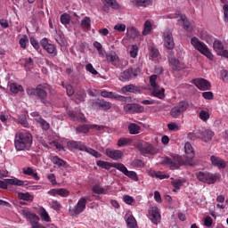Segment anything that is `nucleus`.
<instances>
[{
    "label": "nucleus",
    "instance_id": "obj_1",
    "mask_svg": "<svg viewBox=\"0 0 228 228\" xmlns=\"http://www.w3.org/2000/svg\"><path fill=\"white\" fill-rule=\"evenodd\" d=\"M184 151L186 154V160H183L181 156H175L173 159L164 158L162 159L161 163L167 166L171 170H176L183 165L193 167L191 160L195 157V151L190 142H185Z\"/></svg>",
    "mask_w": 228,
    "mask_h": 228
},
{
    "label": "nucleus",
    "instance_id": "obj_2",
    "mask_svg": "<svg viewBox=\"0 0 228 228\" xmlns=\"http://www.w3.org/2000/svg\"><path fill=\"white\" fill-rule=\"evenodd\" d=\"M32 144V135L26 131L15 134L14 145L16 151H28Z\"/></svg>",
    "mask_w": 228,
    "mask_h": 228
},
{
    "label": "nucleus",
    "instance_id": "obj_3",
    "mask_svg": "<svg viewBox=\"0 0 228 228\" xmlns=\"http://www.w3.org/2000/svg\"><path fill=\"white\" fill-rule=\"evenodd\" d=\"M197 179L208 185L215 184L222 177L220 173H210L208 171H200L196 174Z\"/></svg>",
    "mask_w": 228,
    "mask_h": 228
},
{
    "label": "nucleus",
    "instance_id": "obj_4",
    "mask_svg": "<svg viewBox=\"0 0 228 228\" xmlns=\"http://www.w3.org/2000/svg\"><path fill=\"white\" fill-rule=\"evenodd\" d=\"M191 44L195 50L199 51L201 54L207 57V59L213 61V53L204 42L200 41L198 37H193L191 39Z\"/></svg>",
    "mask_w": 228,
    "mask_h": 228
},
{
    "label": "nucleus",
    "instance_id": "obj_5",
    "mask_svg": "<svg viewBox=\"0 0 228 228\" xmlns=\"http://www.w3.org/2000/svg\"><path fill=\"white\" fill-rule=\"evenodd\" d=\"M68 147H69V149H78V151H83L84 152H87V154L91 155L95 159H100L102 157V154L99 151L92 148L86 147V145L82 144L81 142H77V141L68 142Z\"/></svg>",
    "mask_w": 228,
    "mask_h": 228
},
{
    "label": "nucleus",
    "instance_id": "obj_6",
    "mask_svg": "<svg viewBox=\"0 0 228 228\" xmlns=\"http://www.w3.org/2000/svg\"><path fill=\"white\" fill-rule=\"evenodd\" d=\"M158 77L157 75H151L150 77V85H151V94L153 97L163 100L165 98V89L160 88L157 84Z\"/></svg>",
    "mask_w": 228,
    "mask_h": 228
},
{
    "label": "nucleus",
    "instance_id": "obj_7",
    "mask_svg": "<svg viewBox=\"0 0 228 228\" xmlns=\"http://www.w3.org/2000/svg\"><path fill=\"white\" fill-rule=\"evenodd\" d=\"M19 214L30 222L32 228H45L38 224L39 217L36 214H31L28 208H20Z\"/></svg>",
    "mask_w": 228,
    "mask_h": 228
},
{
    "label": "nucleus",
    "instance_id": "obj_8",
    "mask_svg": "<svg viewBox=\"0 0 228 228\" xmlns=\"http://www.w3.org/2000/svg\"><path fill=\"white\" fill-rule=\"evenodd\" d=\"M89 198L82 197L77 202L74 208H69V215L76 216L83 213L86 208V203Z\"/></svg>",
    "mask_w": 228,
    "mask_h": 228
},
{
    "label": "nucleus",
    "instance_id": "obj_9",
    "mask_svg": "<svg viewBox=\"0 0 228 228\" xmlns=\"http://www.w3.org/2000/svg\"><path fill=\"white\" fill-rule=\"evenodd\" d=\"M140 68H131L125 69V71H122V73H120L119 80L129 81L134 77H137L138 75H140Z\"/></svg>",
    "mask_w": 228,
    "mask_h": 228
},
{
    "label": "nucleus",
    "instance_id": "obj_10",
    "mask_svg": "<svg viewBox=\"0 0 228 228\" xmlns=\"http://www.w3.org/2000/svg\"><path fill=\"white\" fill-rule=\"evenodd\" d=\"M169 19H178L177 20L178 24L183 25L187 32L191 33L193 31V26L187 20L184 14H172L170 15Z\"/></svg>",
    "mask_w": 228,
    "mask_h": 228
},
{
    "label": "nucleus",
    "instance_id": "obj_11",
    "mask_svg": "<svg viewBox=\"0 0 228 228\" xmlns=\"http://www.w3.org/2000/svg\"><path fill=\"white\" fill-rule=\"evenodd\" d=\"M41 46L51 55V57H56L58 51L56 46L53 44L48 42L46 37H44L40 40Z\"/></svg>",
    "mask_w": 228,
    "mask_h": 228
},
{
    "label": "nucleus",
    "instance_id": "obj_12",
    "mask_svg": "<svg viewBox=\"0 0 228 228\" xmlns=\"http://www.w3.org/2000/svg\"><path fill=\"white\" fill-rule=\"evenodd\" d=\"M148 217L154 224H158L160 222L161 216L157 206L151 207Z\"/></svg>",
    "mask_w": 228,
    "mask_h": 228
},
{
    "label": "nucleus",
    "instance_id": "obj_13",
    "mask_svg": "<svg viewBox=\"0 0 228 228\" xmlns=\"http://www.w3.org/2000/svg\"><path fill=\"white\" fill-rule=\"evenodd\" d=\"M9 185H14V186H22L24 185V182L22 180H20L18 178H11V179H4L3 181L0 180V188L2 189H7Z\"/></svg>",
    "mask_w": 228,
    "mask_h": 228
},
{
    "label": "nucleus",
    "instance_id": "obj_14",
    "mask_svg": "<svg viewBox=\"0 0 228 228\" xmlns=\"http://www.w3.org/2000/svg\"><path fill=\"white\" fill-rule=\"evenodd\" d=\"M106 156L114 160V161H118L123 159L124 153L120 150H114L110 148H107L105 151Z\"/></svg>",
    "mask_w": 228,
    "mask_h": 228
},
{
    "label": "nucleus",
    "instance_id": "obj_15",
    "mask_svg": "<svg viewBox=\"0 0 228 228\" xmlns=\"http://www.w3.org/2000/svg\"><path fill=\"white\" fill-rule=\"evenodd\" d=\"M192 84L200 91H208L211 89V84L206 78H195Z\"/></svg>",
    "mask_w": 228,
    "mask_h": 228
},
{
    "label": "nucleus",
    "instance_id": "obj_16",
    "mask_svg": "<svg viewBox=\"0 0 228 228\" xmlns=\"http://www.w3.org/2000/svg\"><path fill=\"white\" fill-rule=\"evenodd\" d=\"M214 50L217 53V55L228 59V50L224 49L223 43L220 40H214L212 44Z\"/></svg>",
    "mask_w": 228,
    "mask_h": 228
},
{
    "label": "nucleus",
    "instance_id": "obj_17",
    "mask_svg": "<svg viewBox=\"0 0 228 228\" xmlns=\"http://www.w3.org/2000/svg\"><path fill=\"white\" fill-rule=\"evenodd\" d=\"M118 171L129 179L134 182H138V174L135 171L128 170V168L124 164L120 163V166L118 167Z\"/></svg>",
    "mask_w": 228,
    "mask_h": 228
},
{
    "label": "nucleus",
    "instance_id": "obj_18",
    "mask_svg": "<svg viewBox=\"0 0 228 228\" xmlns=\"http://www.w3.org/2000/svg\"><path fill=\"white\" fill-rule=\"evenodd\" d=\"M164 45L168 50H173L175 46L174 38L170 30H166L163 33Z\"/></svg>",
    "mask_w": 228,
    "mask_h": 228
},
{
    "label": "nucleus",
    "instance_id": "obj_19",
    "mask_svg": "<svg viewBox=\"0 0 228 228\" xmlns=\"http://www.w3.org/2000/svg\"><path fill=\"white\" fill-rule=\"evenodd\" d=\"M103 12H110V8L112 10H120L121 5L117 0H102Z\"/></svg>",
    "mask_w": 228,
    "mask_h": 228
},
{
    "label": "nucleus",
    "instance_id": "obj_20",
    "mask_svg": "<svg viewBox=\"0 0 228 228\" xmlns=\"http://www.w3.org/2000/svg\"><path fill=\"white\" fill-rule=\"evenodd\" d=\"M210 163L214 167H217V169H224L227 167V163L224 159H221L218 156L212 155L210 157Z\"/></svg>",
    "mask_w": 228,
    "mask_h": 228
},
{
    "label": "nucleus",
    "instance_id": "obj_21",
    "mask_svg": "<svg viewBox=\"0 0 228 228\" xmlns=\"http://www.w3.org/2000/svg\"><path fill=\"white\" fill-rule=\"evenodd\" d=\"M138 149L142 154L154 155L157 152L156 148L149 142L139 144Z\"/></svg>",
    "mask_w": 228,
    "mask_h": 228
},
{
    "label": "nucleus",
    "instance_id": "obj_22",
    "mask_svg": "<svg viewBox=\"0 0 228 228\" xmlns=\"http://www.w3.org/2000/svg\"><path fill=\"white\" fill-rule=\"evenodd\" d=\"M121 163H117V162H108V161H104V160H98L96 162V166L105 169V170H110L111 168H115L117 170H118V167H120Z\"/></svg>",
    "mask_w": 228,
    "mask_h": 228
},
{
    "label": "nucleus",
    "instance_id": "obj_23",
    "mask_svg": "<svg viewBox=\"0 0 228 228\" xmlns=\"http://www.w3.org/2000/svg\"><path fill=\"white\" fill-rule=\"evenodd\" d=\"M106 61L113 66H118L120 63V58L115 51L106 53Z\"/></svg>",
    "mask_w": 228,
    "mask_h": 228
},
{
    "label": "nucleus",
    "instance_id": "obj_24",
    "mask_svg": "<svg viewBox=\"0 0 228 228\" xmlns=\"http://www.w3.org/2000/svg\"><path fill=\"white\" fill-rule=\"evenodd\" d=\"M49 86L45 85V86H38L37 87V96L42 100V102L46 104L47 101V91H49Z\"/></svg>",
    "mask_w": 228,
    "mask_h": 228
},
{
    "label": "nucleus",
    "instance_id": "obj_25",
    "mask_svg": "<svg viewBox=\"0 0 228 228\" xmlns=\"http://www.w3.org/2000/svg\"><path fill=\"white\" fill-rule=\"evenodd\" d=\"M148 175L151 178H156V179H159V180H164V179H168L169 178V175L167 173L161 172V171L149 170Z\"/></svg>",
    "mask_w": 228,
    "mask_h": 228
},
{
    "label": "nucleus",
    "instance_id": "obj_26",
    "mask_svg": "<svg viewBox=\"0 0 228 228\" xmlns=\"http://www.w3.org/2000/svg\"><path fill=\"white\" fill-rule=\"evenodd\" d=\"M200 139H202L203 142H210L215 135L214 132L209 129L200 131Z\"/></svg>",
    "mask_w": 228,
    "mask_h": 228
},
{
    "label": "nucleus",
    "instance_id": "obj_27",
    "mask_svg": "<svg viewBox=\"0 0 228 228\" xmlns=\"http://www.w3.org/2000/svg\"><path fill=\"white\" fill-rule=\"evenodd\" d=\"M200 37L202 40L207 42V44L212 45L216 39L210 34H208L207 31H201L200 34Z\"/></svg>",
    "mask_w": 228,
    "mask_h": 228
},
{
    "label": "nucleus",
    "instance_id": "obj_28",
    "mask_svg": "<svg viewBox=\"0 0 228 228\" xmlns=\"http://www.w3.org/2000/svg\"><path fill=\"white\" fill-rule=\"evenodd\" d=\"M92 191L95 194L106 195V194H109V188L108 187H102L101 185L96 184V185L93 186Z\"/></svg>",
    "mask_w": 228,
    "mask_h": 228
},
{
    "label": "nucleus",
    "instance_id": "obj_29",
    "mask_svg": "<svg viewBox=\"0 0 228 228\" xmlns=\"http://www.w3.org/2000/svg\"><path fill=\"white\" fill-rule=\"evenodd\" d=\"M22 173L25 175H28V176H32L35 180L38 181L39 180V177L37 175V173L33 169L31 168L30 167H23L22 168Z\"/></svg>",
    "mask_w": 228,
    "mask_h": 228
},
{
    "label": "nucleus",
    "instance_id": "obj_30",
    "mask_svg": "<svg viewBox=\"0 0 228 228\" xmlns=\"http://www.w3.org/2000/svg\"><path fill=\"white\" fill-rule=\"evenodd\" d=\"M159 50L153 45H149V58L150 60H155L159 57Z\"/></svg>",
    "mask_w": 228,
    "mask_h": 228
},
{
    "label": "nucleus",
    "instance_id": "obj_31",
    "mask_svg": "<svg viewBox=\"0 0 228 228\" xmlns=\"http://www.w3.org/2000/svg\"><path fill=\"white\" fill-rule=\"evenodd\" d=\"M18 198L27 202H33V200H34V196L30 194L28 191L18 192Z\"/></svg>",
    "mask_w": 228,
    "mask_h": 228
},
{
    "label": "nucleus",
    "instance_id": "obj_32",
    "mask_svg": "<svg viewBox=\"0 0 228 228\" xmlns=\"http://www.w3.org/2000/svg\"><path fill=\"white\" fill-rule=\"evenodd\" d=\"M127 228H138L136 219L134 216H128L126 219Z\"/></svg>",
    "mask_w": 228,
    "mask_h": 228
},
{
    "label": "nucleus",
    "instance_id": "obj_33",
    "mask_svg": "<svg viewBox=\"0 0 228 228\" xmlns=\"http://www.w3.org/2000/svg\"><path fill=\"white\" fill-rule=\"evenodd\" d=\"M133 142L132 139L130 138H120L118 141V147H128L129 145H131Z\"/></svg>",
    "mask_w": 228,
    "mask_h": 228
},
{
    "label": "nucleus",
    "instance_id": "obj_34",
    "mask_svg": "<svg viewBox=\"0 0 228 228\" xmlns=\"http://www.w3.org/2000/svg\"><path fill=\"white\" fill-rule=\"evenodd\" d=\"M175 107L177 109V110L181 114H183L188 109L189 103L185 101H182L178 104H176Z\"/></svg>",
    "mask_w": 228,
    "mask_h": 228
},
{
    "label": "nucleus",
    "instance_id": "obj_35",
    "mask_svg": "<svg viewBox=\"0 0 228 228\" xmlns=\"http://www.w3.org/2000/svg\"><path fill=\"white\" fill-rule=\"evenodd\" d=\"M9 87H10L11 93L13 94H17L18 93L24 91L21 86L15 84V83H12L9 86Z\"/></svg>",
    "mask_w": 228,
    "mask_h": 228
},
{
    "label": "nucleus",
    "instance_id": "obj_36",
    "mask_svg": "<svg viewBox=\"0 0 228 228\" xmlns=\"http://www.w3.org/2000/svg\"><path fill=\"white\" fill-rule=\"evenodd\" d=\"M142 130V127L135 123H132L128 126V131L132 134H137Z\"/></svg>",
    "mask_w": 228,
    "mask_h": 228
},
{
    "label": "nucleus",
    "instance_id": "obj_37",
    "mask_svg": "<svg viewBox=\"0 0 228 228\" xmlns=\"http://www.w3.org/2000/svg\"><path fill=\"white\" fill-rule=\"evenodd\" d=\"M133 4H134L135 6H143L146 8V6L152 4V0H133Z\"/></svg>",
    "mask_w": 228,
    "mask_h": 228
},
{
    "label": "nucleus",
    "instance_id": "obj_38",
    "mask_svg": "<svg viewBox=\"0 0 228 228\" xmlns=\"http://www.w3.org/2000/svg\"><path fill=\"white\" fill-rule=\"evenodd\" d=\"M51 161L54 165L58 166L59 167H65V166H66V162L63 159H61L59 157H57V156H53L51 158Z\"/></svg>",
    "mask_w": 228,
    "mask_h": 228
},
{
    "label": "nucleus",
    "instance_id": "obj_39",
    "mask_svg": "<svg viewBox=\"0 0 228 228\" xmlns=\"http://www.w3.org/2000/svg\"><path fill=\"white\" fill-rule=\"evenodd\" d=\"M101 96H102L104 98L115 99V100H119L120 98H122V96H120L117 94L108 93L106 91H102L101 92Z\"/></svg>",
    "mask_w": 228,
    "mask_h": 228
},
{
    "label": "nucleus",
    "instance_id": "obj_40",
    "mask_svg": "<svg viewBox=\"0 0 228 228\" xmlns=\"http://www.w3.org/2000/svg\"><path fill=\"white\" fill-rule=\"evenodd\" d=\"M126 33H127V36L133 39H135L136 37H138V35H139L138 29L134 27L127 28Z\"/></svg>",
    "mask_w": 228,
    "mask_h": 228
},
{
    "label": "nucleus",
    "instance_id": "obj_41",
    "mask_svg": "<svg viewBox=\"0 0 228 228\" xmlns=\"http://www.w3.org/2000/svg\"><path fill=\"white\" fill-rule=\"evenodd\" d=\"M151 30H152V24H151V20H146L144 22L142 36H147V35L151 34Z\"/></svg>",
    "mask_w": 228,
    "mask_h": 228
},
{
    "label": "nucleus",
    "instance_id": "obj_42",
    "mask_svg": "<svg viewBox=\"0 0 228 228\" xmlns=\"http://www.w3.org/2000/svg\"><path fill=\"white\" fill-rule=\"evenodd\" d=\"M93 46L97 50L99 55L101 56L105 55V51L103 50L102 45L100 42L94 41L93 43Z\"/></svg>",
    "mask_w": 228,
    "mask_h": 228
},
{
    "label": "nucleus",
    "instance_id": "obj_43",
    "mask_svg": "<svg viewBox=\"0 0 228 228\" xmlns=\"http://www.w3.org/2000/svg\"><path fill=\"white\" fill-rule=\"evenodd\" d=\"M69 117H71V119H73V120H78V121H82V122L86 121V118L81 112L69 113Z\"/></svg>",
    "mask_w": 228,
    "mask_h": 228
},
{
    "label": "nucleus",
    "instance_id": "obj_44",
    "mask_svg": "<svg viewBox=\"0 0 228 228\" xmlns=\"http://www.w3.org/2000/svg\"><path fill=\"white\" fill-rule=\"evenodd\" d=\"M129 54L131 58H136L138 56V45H133L129 48Z\"/></svg>",
    "mask_w": 228,
    "mask_h": 228
},
{
    "label": "nucleus",
    "instance_id": "obj_45",
    "mask_svg": "<svg viewBox=\"0 0 228 228\" xmlns=\"http://www.w3.org/2000/svg\"><path fill=\"white\" fill-rule=\"evenodd\" d=\"M40 216L43 221H45L46 223L51 222V217L45 208H41Z\"/></svg>",
    "mask_w": 228,
    "mask_h": 228
},
{
    "label": "nucleus",
    "instance_id": "obj_46",
    "mask_svg": "<svg viewBox=\"0 0 228 228\" xmlns=\"http://www.w3.org/2000/svg\"><path fill=\"white\" fill-rule=\"evenodd\" d=\"M185 183L184 180H181V179H175L171 181V183L173 185L174 188L179 190L183 184Z\"/></svg>",
    "mask_w": 228,
    "mask_h": 228
},
{
    "label": "nucleus",
    "instance_id": "obj_47",
    "mask_svg": "<svg viewBox=\"0 0 228 228\" xmlns=\"http://www.w3.org/2000/svg\"><path fill=\"white\" fill-rule=\"evenodd\" d=\"M200 118L204 122L208 121L210 118V113L208 110H200Z\"/></svg>",
    "mask_w": 228,
    "mask_h": 228
},
{
    "label": "nucleus",
    "instance_id": "obj_48",
    "mask_svg": "<svg viewBox=\"0 0 228 228\" xmlns=\"http://www.w3.org/2000/svg\"><path fill=\"white\" fill-rule=\"evenodd\" d=\"M114 30L116 32L123 33L126 30V25L123 23L116 24L114 26Z\"/></svg>",
    "mask_w": 228,
    "mask_h": 228
},
{
    "label": "nucleus",
    "instance_id": "obj_49",
    "mask_svg": "<svg viewBox=\"0 0 228 228\" xmlns=\"http://www.w3.org/2000/svg\"><path fill=\"white\" fill-rule=\"evenodd\" d=\"M86 69L87 72L91 73L92 75H94V76L98 75V71L95 69V68L92 63H87L86 65Z\"/></svg>",
    "mask_w": 228,
    "mask_h": 228
},
{
    "label": "nucleus",
    "instance_id": "obj_50",
    "mask_svg": "<svg viewBox=\"0 0 228 228\" xmlns=\"http://www.w3.org/2000/svg\"><path fill=\"white\" fill-rule=\"evenodd\" d=\"M37 123L40 124V126H42V128L44 130H48L50 128V125L48 122H46L45 119H43L42 118H37Z\"/></svg>",
    "mask_w": 228,
    "mask_h": 228
},
{
    "label": "nucleus",
    "instance_id": "obj_51",
    "mask_svg": "<svg viewBox=\"0 0 228 228\" xmlns=\"http://www.w3.org/2000/svg\"><path fill=\"white\" fill-rule=\"evenodd\" d=\"M169 63L174 68V69H177L180 66V61L176 58H169Z\"/></svg>",
    "mask_w": 228,
    "mask_h": 228
},
{
    "label": "nucleus",
    "instance_id": "obj_52",
    "mask_svg": "<svg viewBox=\"0 0 228 228\" xmlns=\"http://www.w3.org/2000/svg\"><path fill=\"white\" fill-rule=\"evenodd\" d=\"M58 195L62 198H67L69 195V191L66 188H58Z\"/></svg>",
    "mask_w": 228,
    "mask_h": 228
},
{
    "label": "nucleus",
    "instance_id": "obj_53",
    "mask_svg": "<svg viewBox=\"0 0 228 228\" xmlns=\"http://www.w3.org/2000/svg\"><path fill=\"white\" fill-rule=\"evenodd\" d=\"M82 28L88 29L91 28V19L89 17H85L82 20Z\"/></svg>",
    "mask_w": 228,
    "mask_h": 228
},
{
    "label": "nucleus",
    "instance_id": "obj_54",
    "mask_svg": "<svg viewBox=\"0 0 228 228\" xmlns=\"http://www.w3.org/2000/svg\"><path fill=\"white\" fill-rule=\"evenodd\" d=\"M91 129H94L96 131H99L100 133H103L104 131L108 130V127L105 126H99V125H91Z\"/></svg>",
    "mask_w": 228,
    "mask_h": 228
},
{
    "label": "nucleus",
    "instance_id": "obj_55",
    "mask_svg": "<svg viewBox=\"0 0 228 228\" xmlns=\"http://www.w3.org/2000/svg\"><path fill=\"white\" fill-rule=\"evenodd\" d=\"M91 128V126L88 125H82L78 127H77V131L78 133H83V134H86L89 132V129Z\"/></svg>",
    "mask_w": 228,
    "mask_h": 228
},
{
    "label": "nucleus",
    "instance_id": "obj_56",
    "mask_svg": "<svg viewBox=\"0 0 228 228\" xmlns=\"http://www.w3.org/2000/svg\"><path fill=\"white\" fill-rule=\"evenodd\" d=\"M61 21L62 25H69L70 22V17L69 14L64 13L61 16Z\"/></svg>",
    "mask_w": 228,
    "mask_h": 228
},
{
    "label": "nucleus",
    "instance_id": "obj_57",
    "mask_svg": "<svg viewBox=\"0 0 228 228\" xmlns=\"http://www.w3.org/2000/svg\"><path fill=\"white\" fill-rule=\"evenodd\" d=\"M137 87L134 85H128L125 87H122V92H130V93H135Z\"/></svg>",
    "mask_w": 228,
    "mask_h": 228
},
{
    "label": "nucleus",
    "instance_id": "obj_58",
    "mask_svg": "<svg viewBox=\"0 0 228 228\" xmlns=\"http://www.w3.org/2000/svg\"><path fill=\"white\" fill-rule=\"evenodd\" d=\"M167 127L170 131H175V132L178 131L181 128V126L175 122L169 123L167 125Z\"/></svg>",
    "mask_w": 228,
    "mask_h": 228
},
{
    "label": "nucleus",
    "instance_id": "obj_59",
    "mask_svg": "<svg viewBox=\"0 0 228 228\" xmlns=\"http://www.w3.org/2000/svg\"><path fill=\"white\" fill-rule=\"evenodd\" d=\"M124 110L129 114L134 113V104H126L124 106Z\"/></svg>",
    "mask_w": 228,
    "mask_h": 228
},
{
    "label": "nucleus",
    "instance_id": "obj_60",
    "mask_svg": "<svg viewBox=\"0 0 228 228\" xmlns=\"http://www.w3.org/2000/svg\"><path fill=\"white\" fill-rule=\"evenodd\" d=\"M224 12V22H228V4L223 5Z\"/></svg>",
    "mask_w": 228,
    "mask_h": 228
},
{
    "label": "nucleus",
    "instance_id": "obj_61",
    "mask_svg": "<svg viewBox=\"0 0 228 228\" xmlns=\"http://www.w3.org/2000/svg\"><path fill=\"white\" fill-rule=\"evenodd\" d=\"M18 122L22 125L24 127H28V121H27V118L24 115L20 116L19 118H18Z\"/></svg>",
    "mask_w": 228,
    "mask_h": 228
},
{
    "label": "nucleus",
    "instance_id": "obj_62",
    "mask_svg": "<svg viewBox=\"0 0 228 228\" xmlns=\"http://www.w3.org/2000/svg\"><path fill=\"white\" fill-rule=\"evenodd\" d=\"M170 115L173 117V118H179L182 114L181 112L175 108L174 107L171 111H170Z\"/></svg>",
    "mask_w": 228,
    "mask_h": 228
},
{
    "label": "nucleus",
    "instance_id": "obj_63",
    "mask_svg": "<svg viewBox=\"0 0 228 228\" xmlns=\"http://www.w3.org/2000/svg\"><path fill=\"white\" fill-rule=\"evenodd\" d=\"M188 138L191 140H195V139L200 138V131H198L196 133H189Z\"/></svg>",
    "mask_w": 228,
    "mask_h": 228
},
{
    "label": "nucleus",
    "instance_id": "obj_64",
    "mask_svg": "<svg viewBox=\"0 0 228 228\" xmlns=\"http://www.w3.org/2000/svg\"><path fill=\"white\" fill-rule=\"evenodd\" d=\"M202 96L205 100H213L214 99V94L212 92H204L202 94Z\"/></svg>",
    "mask_w": 228,
    "mask_h": 228
}]
</instances>
